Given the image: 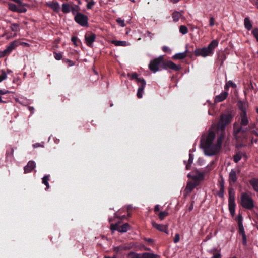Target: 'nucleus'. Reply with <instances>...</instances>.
I'll list each match as a JSON object with an SVG mask.
<instances>
[{"mask_svg": "<svg viewBox=\"0 0 258 258\" xmlns=\"http://www.w3.org/2000/svg\"><path fill=\"white\" fill-rule=\"evenodd\" d=\"M233 115L231 113L222 114L217 124V128L221 131L218 137L216 144L213 141L215 138V134L213 131H210L207 135H203L200 141V146L204 149L205 154L213 156L217 154L222 147V144L224 138V131L227 125L230 123Z\"/></svg>", "mask_w": 258, "mask_h": 258, "instance_id": "nucleus-1", "label": "nucleus"}, {"mask_svg": "<svg viewBox=\"0 0 258 258\" xmlns=\"http://www.w3.org/2000/svg\"><path fill=\"white\" fill-rule=\"evenodd\" d=\"M219 42L217 40H213L208 45L207 47L196 48L194 51L196 56L205 57L211 56L213 54L214 49L218 46Z\"/></svg>", "mask_w": 258, "mask_h": 258, "instance_id": "nucleus-2", "label": "nucleus"}, {"mask_svg": "<svg viewBox=\"0 0 258 258\" xmlns=\"http://www.w3.org/2000/svg\"><path fill=\"white\" fill-rule=\"evenodd\" d=\"M245 126L237 125L235 124L233 126V134L234 138L239 142H243L246 140L248 137V132L250 131L249 127H244Z\"/></svg>", "mask_w": 258, "mask_h": 258, "instance_id": "nucleus-3", "label": "nucleus"}, {"mask_svg": "<svg viewBox=\"0 0 258 258\" xmlns=\"http://www.w3.org/2000/svg\"><path fill=\"white\" fill-rule=\"evenodd\" d=\"M239 203L244 209L247 210H252L255 207L254 200L247 192H242L241 194Z\"/></svg>", "mask_w": 258, "mask_h": 258, "instance_id": "nucleus-4", "label": "nucleus"}, {"mask_svg": "<svg viewBox=\"0 0 258 258\" xmlns=\"http://www.w3.org/2000/svg\"><path fill=\"white\" fill-rule=\"evenodd\" d=\"M66 1L67 2L62 4L61 11L63 13L67 14L71 12L73 15H75L78 11H80V7L78 5H76L72 1Z\"/></svg>", "mask_w": 258, "mask_h": 258, "instance_id": "nucleus-5", "label": "nucleus"}, {"mask_svg": "<svg viewBox=\"0 0 258 258\" xmlns=\"http://www.w3.org/2000/svg\"><path fill=\"white\" fill-rule=\"evenodd\" d=\"M164 59L162 56L152 60L149 64V68L153 72L155 73L159 70L160 68L164 69Z\"/></svg>", "mask_w": 258, "mask_h": 258, "instance_id": "nucleus-6", "label": "nucleus"}, {"mask_svg": "<svg viewBox=\"0 0 258 258\" xmlns=\"http://www.w3.org/2000/svg\"><path fill=\"white\" fill-rule=\"evenodd\" d=\"M74 15V20L78 24L82 26L88 25V18L86 15L80 13V11H78Z\"/></svg>", "mask_w": 258, "mask_h": 258, "instance_id": "nucleus-7", "label": "nucleus"}, {"mask_svg": "<svg viewBox=\"0 0 258 258\" xmlns=\"http://www.w3.org/2000/svg\"><path fill=\"white\" fill-rule=\"evenodd\" d=\"M130 228V225L127 223H124L122 225H119V223L112 224L110 225V229L112 231H118L120 232H126Z\"/></svg>", "mask_w": 258, "mask_h": 258, "instance_id": "nucleus-8", "label": "nucleus"}, {"mask_svg": "<svg viewBox=\"0 0 258 258\" xmlns=\"http://www.w3.org/2000/svg\"><path fill=\"white\" fill-rule=\"evenodd\" d=\"M96 36V34L90 31L86 32L85 35V40L86 45L91 47H92L93 43L95 41Z\"/></svg>", "mask_w": 258, "mask_h": 258, "instance_id": "nucleus-9", "label": "nucleus"}, {"mask_svg": "<svg viewBox=\"0 0 258 258\" xmlns=\"http://www.w3.org/2000/svg\"><path fill=\"white\" fill-rule=\"evenodd\" d=\"M187 56L192 57L193 56L192 52H189L187 49H186L184 52L175 54L173 56L172 58L173 59L181 60L184 59Z\"/></svg>", "mask_w": 258, "mask_h": 258, "instance_id": "nucleus-10", "label": "nucleus"}, {"mask_svg": "<svg viewBox=\"0 0 258 258\" xmlns=\"http://www.w3.org/2000/svg\"><path fill=\"white\" fill-rule=\"evenodd\" d=\"M167 68H169L175 71H178L181 69V67L180 65H176L171 60H164V69H167Z\"/></svg>", "mask_w": 258, "mask_h": 258, "instance_id": "nucleus-11", "label": "nucleus"}, {"mask_svg": "<svg viewBox=\"0 0 258 258\" xmlns=\"http://www.w3.org/2000/svg\"><path fill=\"white\" fill-rule=\"evenodd\" d=\"M14 148L11 145L7 146V150L6 153V160L7 161L12 162L14 160Z\"/></svg>", "mask_w": 258, "mask_h": 258, "instance_id": "nucleus-12", "label": "nucleus"}, {"mask_svg": "<svg viewBox=\"0 0 258 258\" xmlns=\"http://www.w3.org/2000/svg\"><path fill=\"white\" fill-rule=\"evenodd\" d=\"M196 175H194L192 177V179L193 180V182L195 183H197L198 186L201 181H203L204 179V173H201L199 171H196Z\"/></svg>", "mask_w": 258, "mask_h": 258, "instance_id": "nucleus-13", "label": "nucleus"}, {"mask_svg": "<svg viewBox=\"0 0 258 258\" xmlns=\"http://www.w3.org/2000/svg\"><path fill=\"white\" fill-rule=\"evenodd\" d=\"M152 225L154 228L157 230L166 233L168 234V226L166 225L159 224L156 223L155 222H152Z\"/></svg>", "mask_w": 258, "mask_h": 258, "instance_id": "nucleus-14", "label": "nucleus"}, {"mask_svg": "<svg viewBox=\"0 0 258 258\" xmlns=\"http://www.w3.org/2000/svg\"><path fill=\"white\" fill-rule=\"evenodd\" d=\"M238 179V177L237 176L236 171L232 169L231 170L229 175V182L230 185L232 184L235 183Z\"/></svg>", "mask_w": 258, "mask_h": 258, "instance_id": "nucleus-15", "label": "nucleus"}, {"mask_svg": "<svg viewBox=\"0 0 258 258\" xmlns=\"http://www.w3.org/2000/svg\"><path fill=\"white\" fill-rule=\"evenodd\" d=\"M16 47V40L13 41L8 46H7V48L5 49L2 52L3 53L1 55V56H3L8 54H9Z\"/></svg>", "mask_w": 258, "mask_h": 258, "instance_id": "nucleus-16", "label": "nucleus"}, {"mask_svg": "<svg viewBox=\"0 0 258 258\" xmlns=\"http://www.w3.org/2000/svg\"><path fill=\"white\" fill-rule=\"evenodd\" d=\"M241 120L240 125L247 126L249 124V120L247 115V113L240 112V113Z\"/></svg>", "mask_w": 258, "mask_h": 258, "instance_id": "nucleus-17", "label": "nucleus"}, {"mask_svg": "<svg viewBox=\"0 0 258 258\" xmlns=\"http://www.w3.org/2000/svg\"><path fill=\"white\" fill-rule=\"evenodd\" d=\"M28 5L23 3L21 0H17V13H24L26 12Z\"/></svg>", "mask_w": 258, "mask_h": 258, "instance_id": "nucleus-18", "label": "nucleus"}, {"mask_svg": "<svg viewBox=\"0 0 258 258\" xmlns=\"http://www.w3.org/2000/svg\"><path fill=\"white\" fill-rule=\"evenodd\" d=\"M228 93L227 91H224L220 94L217 95L214 99L215 103H219L224 101L228 96Z\"/></svg>", "mask_w": 258, "mask_h": 258, "instance_id": "nucleus-19", "label": "nucleus"}, {"mask_svg": "<svg viewBox=\"0 0 258 258\" xmlns=\"http://www.w3.org/2000/svg\"><path fill=\"white\" fill-rule=\"evenodd\" d=\"M36 164L34 161H30L28 162L27 165L24 167V173H29L31 172L35 167Z\"/></svg>", "mask_w": 258, "mask_h": 258, "instance_id": "nucleus-20", "label": "nucleus"}, {"mask_svg": "<svg viewBox=\"0 0 258 258\" xmlns=\"http://www.w3.org/2000/svg\"><path fill=\"white\" fill-rule=\"evenodd\" d=\"M235 191L232 187L228 188V204H234L235 202Z\"/></svg>", "mask_w": 258, "mask_h": 258, "instance_id": "nucleus-21", "label": "nucleus"}, {"mask_svg": "<svg viewBox=\"0 0 258 258\" xmlns=\"http://www.w3.org/2000/svg\"><path fill=\"white\" fill-rule=\"evenodd\" d=\"M47 5L56 12L59 11L60 6L57 2H50L47 3Z\"/></svg>", "mask_w": 258, "mask_h": 258, "instance_id": "nucleus-22", "label": "nucleus"}, {"mask_svg": "<svg viewBox=\"0 0 258 258\" xmlns=\"http://www.w3.org/2000/svg\"><path fill=\"white\" fill-rule=\"evenodd\" d=\"M249 182L254 191L258 193V178H252L249 181Z\"/></svg>", "mask_w": 258, "mask_h": 258, "instance_id": "nucleus-23", "label": "nucleus"}, {"mask_svg": "<svg viewBox=\"0 0 258 258\" xmlns=\"http://www.w3.org/2000/svg\"><path fill=\"white\" fill-rule=\"evenodd\" d=\"M197 186V184L195 183L192 181L188 182L185 187V191L188 194L190 193Z\"/></svg>", "mask_w": 258, "mask_h": 258, "instance_id": "nucleus-24", "label": "nucleus"}, {"mask_svg": "<svg viewBox=\"0 0 258 258\" xmlns=\"http://www.w3.org/2000/svg\"><path fill=\"white\" fill-rule=\"evenodd\" d=\"M238 109L241 111V112H246V105L247 103L242 101H238L237 104Z\"/></svg>", "mask_w": 258, "mask_h": 258, "instance_id": "nucleus-25", "label": "nucleus"}, {"mask_svg": "<svg viewBox=\"0 0 258 258\" xmlns=\"http://www.w3.org/2000/svg\"><path fill=\"white\" fill-rule=\"evenodd\" d=\"M226 57L224 53L221 52L218 53L217 61L220 62V66L223 65L224 60L226 59Z\"/></svg>", "mask_w": 258, "mask_h": 258, "instance_id": "nucleus-26", "label": "nucleus"}, {"mask_svg": "<svg viewBox=\"0 0 258 258\" xmlns=\"http://www.w3.org/2000/svg\"><path fill=\"white\" fill-rule=\"evenodd\" d=\"M244 25L245 28L248 31L250 30L252 28V23L248 17H246L244 20Z\"/></svg>", "mask_w": 258, "mask_h": 258, "instance_id": "nucleus-27", "label": "nucleus"}, {"mask_svg": "<svg viewBox=\"0 0 258 258\" xmlns=\"http://www.w3.org/2000/svg\"><path fill=\"white\" fill-rule=\"evenodd\" d=\"M236 203L234 204H228V208L231 215L234 217L235 213V207Z\"/></svg>", "mask_w": 258, "mask_h": 258, "instance_id": "nucleus-28", "label": "nucleus"}, {"mask_svg": "<svg viewBox=\"0 0 258 258\" xmlns=\"http://www.w3.org/2000/svg\"><path fill=\"white\" fill-rule=\"evenodd\" d=\"M194 160V155L191 153L189 154V159L187 163L186 164L185 168L186 170H189L190 169L191 165L192 163Z\"/></svg>", "mask_w": 258, "mask_h": 258, "instance_id": "nucleus-29", "label": "nucleus"}, {"mask_svg": "<svg viewBox=\"0 0 258 258\" xmlns=\"http://www.w3.org/2000/svg\"><path fill=\"white\" fill-rule=\"evenodd\" d=\"M128 256L129 258H143V253L140 254L131 251L128 253Z\"/></svg>", "mask_w": 258, "mask_h": 258, "instance_id": "nucleus-30", "label": "nucleus"}, {"mask_svg": "<svg viewBox=\"0 0 258 258\" xmlns=\"http://www.w3.org/2000/svg\"><path fill=\"white\" fill-rule=\"evenodd\" d=\"M143 258H160V256L152 253L144 252L143 253Z\"/></svg>", "mask_w": 258, "mask_h": 258, "instance_id": "nucleus-31", "label": "nucleus"}, {"mask_svg": "<svg viewBox=\"0 0 258 258\" xmlns=\"http://www.w3.org/2000/svg\"><path fill=\"white\" fill-rule=\"evenodd\" d=\"M173 21L175 22L179 21L181 16V14L178 11H174L172 15Z\"/></svg>", "mask_w": 258, "mask_h": 258, "instance_id": "nucleus-32", "label": "nucleus"}, {"mask_svg": "<svg viewBox=\"0 0 258 258\" xmlns=\"http://www.w3.org/2000/svg\"><path fill=\"white\" fill-rule=\"evenodd\" d=\"M137 84L139 86V88H142L143 90H144L146 82L144 78L139 79V81L137 82Z\"/></svg>", "mask_w": 258, "mask_h": 258, "instance_id": "nucleus-33", "label": "nucleus"}, {"mask_svg": "<svg viewBox=\"0 0 258 258\" xmlns=\"http://www.w3.org/2000/svg\"><path fill=\"white\" fill-rule=\"evenodd\" d=\"M112 43L115 46H125L127 45V42L125 41L113 40Z\"/></svg>", "mask_w": 258, "mask_h": 258, "instance_id": "nucleus-34", "label": "nucleus"}, {"mask_svg": "<svg viewBox=\"0 0 258 258\" xmlns=\"http://www.w3.org/2000/svg\"><path fill=\"white\" fill-rule=\"evenodd\" d=\"M49 175H45L42 178V183H43L46 186V189H48L49 188V185L48 181L49 180Z\"/></svg>", "mask_w": 258, "mask_h": 258, "instance_id": "nucleus-35", "label": "nucleus"}, {"mask_svg": "<svg viewBox=\"0 0 258 258\" xmlns=\"http://www.w3.org/2000/svg\"><path fill=\"white\" fill-rule=\"evenodd\" d=\"M179 32L182 34H186L188 33V30L187 27L185 25H181L179 27Z\"/></svg>", "mask_w": 258, "mask_h": 258, "instance_id": "nucleus-36", "label": "nucleus"}, {"mask_svg": "<svg viewBox=\"0 0 258 258\" xmlns=\"http://www.w3.org/2000/svg\"><path fill=\"white\" fill-rule=\"evenodd\" d=\"M168 215L169 213L167 211H161L159 213L158 216L161 220H163Z\"/></svg>", "mask_w": 258, "mask_h": 258, "instance_id": "nucleus-37", "label": "nucleus"}, {"mask_svg": "<svg viewBox=\"0 0 258 258\" xmlns=\"http://www.w3.org/2000/svg\"><path fill=\"white\" fill-rule=\"evenodd\" d=\"M71 41H72L73 44L76 46H79V44L81 43V41L76 36L72 37Z\"/></svg>", "mask_w": 258, "mask_h": 258, "instance_id": "nucleus-38", "label": "nucleus"}, {"mask_svg": "<svg viewBox=\"0 0 258 258\" xmlns=\"http://www.w3.org/2000/svg\"><path fill=\"white\" fill-rule=\"evenodd\" d=\"M242 156L240 153H238L234 155L233 161L235 163H238L241 159Z\"/></svg>", "mask_w": 258, "mask_h": 258, "instance_id": "nucleus-39", "label": "nucleus"}, {"mask_svg": "<svg viewBox=\"0 0 258 258\" xmlns=\"http://www.w3.org/2000/svg\"><path fill=\"white\" fill-rule=\"evenodd\" d=\"M128 76L130 77V79L132 80L136 79L137 81H139V79H142V78H138V75L137 73H133L131 74H128Z\"/></svg>", "mask_w": 258, "mask_h": 258, "instance_id": "nucleus-40", "label": "nucleus"}, {"mask_svg": "<svg viewBox=\"0 0 258 258\" xmlns=\"http://www.w3.org/2000/svg\"><path fill=\"white\" fill-rule=\"evenodd\" d=\"M225 188H220L219 191L217 195L219 197L222 199H224V197Z\"/></svg>", "mask_w": 258, "mask_h": 258, "instance_id": "nucleus-41", "label": "nucleus"}, {"mask_svg": "<svg viewBox=\"0 0 258 258\" xmlns=\"http://www.w3.org/2000/svg\"><path fill=\"white\" fill-rule=\"evenodd\" d=\"M235 220L237 221L238 225L242 224L243 217L240 213L238 215L237 217L235 218Z\"/></svg>", "mask_w": 258, "mask_h": 258, "instance_id": "nucleus-42", "label": "nucleus"}, {"mask_svg": "<svg viewBox=\"0 0 258 258\" xmlns=\"http://www.w3.org/2000/svg\"><path fill=\"white\" fill-rule=\"evenodd\" d=\"M127 249V248L126 247H125V246H117V247H114L113 251L114 252L117 253V252H118L119 251H120L121 250H126Z\"/></svg>", "mask_w": 258, "mask_h": 258, "instance_id": "nucleus-43", "label": "nucleus"}, {"mask_svg": "<svg viewBox=\"0 0 258 258\" xmlns=\"http://www.w3.org/2000/svg\"><path fill=\"white\" fill-rule=\"evenodd\" d=\"M116 22L121 27H124L125 26L124 21L121 19L120 18H118L116 19Z\"/></svg>", "mask_w": 258, "mask_h": 258, "instance_id": "nucleus-44", "label": "nucleus"}, {"mask_svg": "<svg viewBox=\"0 0 258 258\" xmlns=\"http://www.w3.org/2000/svg\"><path fill=\"white\" fill-rule=\"evenodd\" d=\"M95 2L94 1L88 2L86 5L87 9H92L93 6L95 5Z\"/></svg>", "mask_w": 258, "mask_h": 258, "instance_id": "nucleus-45", "label": "nucleus"}, {"mask_svg": "<svg viewBox=\"0 0 258 258\" xmlns=\"http://www.w3.org/2000/svg\"><path fill=\"white\" fill-rule=\"evenodd\" d=\"M144 92V90L142 88H139L137 91V96L138 98H141L143 96V93Z\"/></svg>", "mask_w": 258, "mask_h": 258, "instance_id": "nucleus-46", "label": "nucleus"}, {"mask_svg": "<svg viewBox=\"0 0 258 258\" xmlns=\"http://www.w3.org/2000/svg\"><path fill=\"white\" fill-rule=\"evenodd\" d=\"M238 225V228H239V234L241 235L245 234V233L244 231V227L243 226V224H241V225Z\"/></svg>", "mask_w": 258, "mask_h": 258, "instance_id": "nucleus-47", "label": "nucleus"}, {"mask_svg": "<svg viewBox=\"0 0 258 258\" xmlns=\"http://www.w3.org/2000/svg\"><path fill=\"white\" fill-rule=\"evenodd\" d=\"M252 33L254 37L256 38V41L258 42V28H255L253 29Z\"/></svg>", "mask_w": 258, "mask_h": 258, "instance_id": "nucleus-48", "label": "nucleus"}, {"mask_svg": "<svg viewBox=\"0 0 258 258\" xmlns=\"http://www.w3.org/2000/svg\"><path fill=\"white\" fill-rule=\"evenodd\" d=\"M22 45L23 47H28L29 46V44L27 43L22 42L21 40H17V46L19 45Z\"/></svg>", "mask_w": 258, "mask_h": 258, "instance_id": "nucleus-49", "label": "nucleus"}, {"mask_svg": "<svg viewBox=\"0 0 258 258\" xmlns=\"http://www.w3.org/2000/svg\"><path fill=\"white\" fill-rule=\"evenodd\" d=\"M9 8L10 10L12 11H14V12H16V5L14 4H9Z\"/></svg>", "mask_w": 258, "mask_h": 258, "instance_id": "nucleus-50", "label": "nucleus"}, {"mask_svg": "<svg viewBox=\"0 0 258 258\" xmlns=\"http://www.w3.org/2000/svg\"><path fill=\"white\" fill-rule=\"evenodd\" d=\"M54 57L56 60H60L62 57V55L60 53H54Z\"/></svg>", "mask_w": 258, "mask_h": 258, "instance_id": "nucleus-51", "label": "nucleus"}, {"mask_svg": "<svg viewBox=\"0 0 258 258\" xmlns=\"http://www.w3.org/2000/svg\"><path fill=\"white\" fill-rule=\"evenodd\" d=\"M219 188H225L224 184V179L222 176H221V180L219 182Z\"/></svg>", "mask_w": 258, "mask_h": 258, "instance_id": "nucleus-52", "label": "nucleus"}, {"mask_svg": "<svg viewBox=\"0 0 258 258\" xmlns=\"http://www.w3.org/2000/svg\"><path fill=\"white\" fill-rule=\"evenodd\" d=\"M7 74L5 72H3L2 74L0 75V82L3 81L4 80L6 79L7 78Z\"/></svg>", "mask_w": 258, "mask_h": 258, "instance_id": "nucleus-53", "label": "nucleus"}, {"mask_svg": "<svg viewBox=\"0 0 258 258\" xmlns=\"http://www.w3.org/2000/svg\"><path fill=\"white\" fill-rule=\"evenodd\" d=\"M227 86H228L229 87H231L232 88H236V85L232 81H229L227 83Z\"/></svg>", "mask_w": 258, "mask_h": 258, "instance_id": "nucleus-54", "label": "nucleus"}, {"mask_svg": "<svg viewBox=\"0 0 258 258\" xmlns=\"http://www.w3.org/2000/svg\"><path fill=\"white\" fill-rule=\"evenodd\" d=\"M242 235V244L243 245H246L247 244V239H246V234H243Z\"/></svg>", "mask_w": 258, "mask_h": 258, "instance_id": "nucleus-55", "label": "nucleus"}, {"mask_svg": "<svg viewBox=\"0 0 258 258\" xmlns=\"http://www.w3.org/2000/svg\"><path fill=\"white\" fill-rule=\"evenodd\" d=\"M180 240V235L178 233L175 234L174 238V242L176 243L178 242Z\"/></svg>", "mask_w": 258, "mask_h": 258, "instance_id": "nucleus-56", "label": "nucleus"}, {"mask_svg": "<svg viewBox=\"0 0 258 258\" xmlns=\"http://www.w3.org/2000/svg\"><path fill=\"white\" fill-rule=\"evenodd\" d=\"M215 19L213 17H210L209 20V26L212 27L214 25Z\"/></svg>", "mask_w": 258, "mask_h": 258, "instance_id": "nucleus-57", "label": "nucleus"}, {"mask_svg": "<svg viewBox=\"0 0 258 258\" xmlns=\"http://www.w3.org/2000/svg\"><path fill=\"white\" fill-rule=\"evenodd\" d=\"M162 49L164 52H168L170 50L169 47L166 46H163Z\"/></svg>", "mask_w": 258, "mask_h": 258, "instance_id": "nucleus-58", "label": "nucleus"}, {"mask_svg": "<svg viewBox=\"0 0 258 258\" xmlns=\"http://www.w3.org/2000/svg\"><path fill=\"white\" fill-rule=\"evenodd\" d=\"M11 29L14 32V36H15L16 35V32H15V31H16V24H13V25L11 27Z\"/></svg>", "mask_w": 258, "mask_h": 258, "instance_id": "nucleus-59", "label": "nucleus"}, {"mask_svg": "<svg viewBox=\"0 0 258 258\" xmlns=\"http://www.w3.org/2000/svg\"><path fill=\"white\" fill-rule=\"evenodd\" d=\"M8 92V91L5 89H0V95H4L7 94Z\"/></svg>", "mask_w": 258, "mask_h": 258, "instance_id": "nucleus-60", "label": "nucleus"}, {"mask_svg": "<svg viewBox=\"0 0 258 258\" xmlns=\"http://www.w3.org/2000/svg\"><path fill=\"white\" fill-rule=\"evenodd\" d=\"M160 208H159V205H156L154 207V211L155 212L159 211Z\"/></svg>", "mask_w": 258, "mask_h": 258, "instance_id": "nucleus-61", "label": "nucleus"}, {"mask_svg": "<svg viewBox=\"0 0 258 258\" xmlns=\"http://www.w3.org/2000/svg\"><path fill=\"white\" fill-rule=\"evenodd\" d=\"M211 258H221V255L220 253H216Z\"/></svg>", "mask_w": 258, "mask_h": 258, "instance_id": "nucleus-62", "label": "nucleus"}, {"mask_svg": "<svg viewBox=\"0 0 258 258\" xmlns=\"http://www.w3.org/2000/svg\"><path fill=\"white\" fill-rule=\"evenodd\" d=\"M193 208H194V201H192L191 202V205H190V206L188 207V210L189 211H191L193 209Z\"/></svg>", "mask_w": 258, "mask_h": 258, "instance_id": "nucleus-63", "label": "nucleus"}, {"mask_svg": "<svg viewBox=\"0 0 258 258\" xmlns=\"http://www.w3.org/2000/svg\"><path fill=\"white\" fill-rule=\"evenodd\" d=\"M251 133L252 134H254L256 136H258V132L255 130H251Z\"/></svg>", "mask_w": 258, "mask_h": 258, "instance_id": "nucleus-64", "label": "nucleus"}]
</instances>
